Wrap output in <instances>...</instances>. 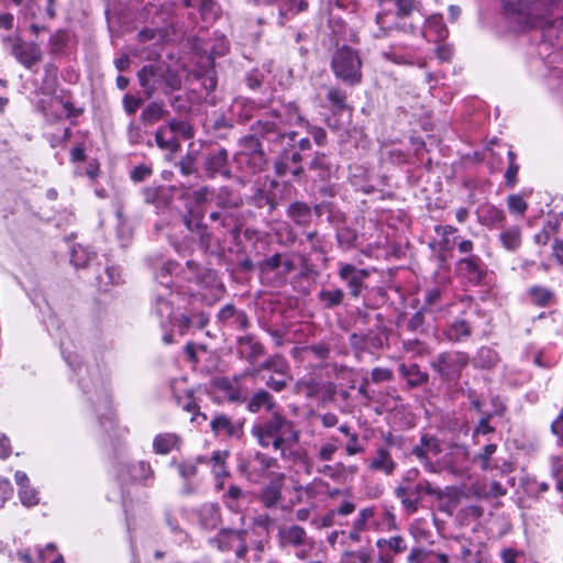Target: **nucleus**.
<instances>
[{
  "mask_svg": "<svg viewBox=\"0 0 563 563\" xmlns=\"http://www.w3.org/2000/svg\"><path fill=\"white\" fill-rule=\"evenodd\" d=\"M331 69L335 77L346 85L356 86L362 81L360 54L347 45H342L334 51Z\"/></svg>",
  "mask_w": 563,
  "mask_h": 563,
  "instance_id": "4",
  "label": "nucleus"
},
{
  "mask_svg": "<svg viewBox=\"0 0 563 563\" xmlns=\"http://www.w3.org/2000/svg\"><path fill=\"white\" fill-rule=\"evenodd\" d=\"M221 510L218 504H205L199 509V522L208 529L213 530L221 523Z\"/></svg>",
  "mask_w": 563,
  "mask_h": 563,
  "instance_id": "28",
  "label": "nucleus"
},
{
  "mask_svg": "<svg viewBox=\"0 0 563 563\" xmlns=\"http://www.w3.org/2000/svg\"><path fill=\"white\" fill-rule=\"evenodd\" d=\"M19 496L24 506L32 507L38 503L37 492L30 486L20 488Z\"/></svg>",
  "mask_w": 563,
  "mask_h": 563,
  "instance_id": "62",
  "label": "nucleus"
},
{
  "mask_svg": "<svg viewBox=\"0 0 563 563\" xmlns=\"http://www.w3.org/2000/svg\"><path fill=\"white\" fill-rule=\"evenodd\" d=\"M475 362L481 367L489 368L498 362V354L490 347L483 346L478 350Z\"/></svg>",
  "mask_w": 563,
  "mask_h": 563,
  "instance_id": "54",
  "label": "nucleus"
},
{
  "mask_svg": "<svg viewBox=\"0 0 563 563\" xmlns=\"http://www.w3.org/2000/svg\"><path fill=\"white\" fill-rule=\"evenodd\" d=\"M398 371L400 375L407 379V387L409 389L421 387L429 380V374L421 371L416 363L410 365L400 364Z\"/></svg>",
  "mask_w": 563,
  "mask_h": 563,
  "instance_id": "22",
  "label": "nucleus"
},
{
  "mask_svg": "<svg viewBox=\"0 0 563 563\" xmlns=\"http://www.w3.org/2000/svg\"><path fill=\"white\" fill-rule=\"evenodd\" d=\"M142 195L144 201L156 209L167 208L173 197L172 189L165 186L145 187Z\"/></svg>",
  "mask_w": 563,
  "mask_h": 563,
  "instance_id": "16",
  "label": "nucleus"
},
{
  "mask_svg": "<svg viewBox=\"0 0 563 563\" xmlns=\"http://www.w3.org/2000/svg\"><path fill=\"white\" fill-rule=\"evenodd\" d=\"M264 369L273 371L280 376H285L288 373L289 366L286 360L280 355H275L265 361L262 365Z\"/></svg>",
  "mask_w": 563,
  "mask_h": 563,
  "instance_id": "55",
  "label": "nucleus"
},
{
  "mask_svg": "<svg viewBox=\"0 0 563 563\" xmlns=\"http://www.w3.org/2000/svg\"><path fill=\"white\" fill-rule=\"evenodd\" d=\"M145 95L151 97L158 88V73L153 65L144 66L137 74Z\"/></svg>",
  "mask_w": 563,
  "mask_h": 563,
  "instance_id": "32",
  "label": "nucleus"
},
{
  "mask_svg": "<svg viewBox=\"0 0 563 563\" xmlns=\"http://www.w3.org/2000/svg\"><path fill=\"white\" fill-rule=\"evenodd\" d=\"M470 357L461 351L440 353L432 362L431 367L444 382L457 380L462 371L467 366Z\"/></svg>",
  "mask_w": 563,
  "mask_h": 563,
  "instance_id": "7",
  "label": "nucleus"
},
{
  "mask_svg": "<svg viewBox=\"0 0 563 563\" xmlns=\"http://www.w3.org/2000/svg\"><path fill=\"white\" fill-rule=\"evenodd\" d=\"M298 394H303L307 398H312L319 393V386L314 378L300 379L295 385Z\"/></svg>",
  "mask_w": 563,
  "mask_h": 563,
  "instance_id": "59",
  "label": "nucleus"
},
{
  "mask_svg": "<svg viewBox=\"0 0 563 563\" xmlns=\"http://www.w3.org/2000/svg\"><path fill=\"white\" fill-rule=\"evenodd\" d=\"M352 347L360 352H375L384 346V338L380 333L369 330L366 333H353L350 336Z\"/></svg>",
  "mask_w": 563,
  "mask_h": 563,
  "instance_id": "15",
  "label": "nucleus"
},
{
  "mask_svg": "<svg viewBox=\"0 0 563 563\" xmlns=\"http://www.w3.org/2000/svg\"><path fill=\"white\" fill-rule=\"evenodd\" d=\"M181 443L183 440L177 433H159L153 440V450L156 454L166 455L174 450H179Z\"/></svg>",
  "mask_w": 563,
  "mask_h": 563,
  "instance_id": "24",
  "label": "nucleus"
},
{
  "mask_svg": "<svg viewBox=\"0 0 563 563\" xmlns=\"http://www.w3.org/2000/svg\"><path fill=\"white\" fill-rule=\"evenodd\" d=\"M441 452L442 448L440 440L428 433L421 435L419 444L415 445L411 451L418 460L433 457L439 455Z\"/></svg>",
  "mask_w": 563,
  "mask_h": 563,
  "instance_id": "20",
  "label": "nucleus"
},
{
  "mask_svg": "<svg viewBox=\"0 0 563 563\" xmlns=\"http://www.w3.org/2000/svg\"><path fill=\"white\" fill-rule=\"evenodd\" d=\"M218 320L238 330H245L249 324L247 314L238 310L233 305L228 303L218 313Z\"/></svg>",
  "mask_w": 563,
  "mask_h": 563,
  "instance_id": "17",
  "label": "nucleus"
},
{
  "mask_svg": "<svg viewBox=\"0 0 563 563\" xmlns=\"http://www.w3.org/2000/svg\"><path fill=\"white\" fill-rule=\"evenodd\" d=\"M542 29L543 41L556 48H563V18L544 22L543 18L538 25Z\"/></svg>",
  "mask_w": 563,
  "mask_h": 563,
  "instance_id": "19",
  "label": "nucleus"
},
{
  "mask_svg": "<svg viewBox=\"0 0 563 563\" xmlns=\"http://www.w3.org/2000/svg\"><path fill=\"white\" fill-rule=\"evenodd\" d=\"M380 11L376 14L375 37H386L400 29L398 20L409 16L417 9L416 0H379Z\"/></svg>",
  "mask_w": 563,
  "mask_h": 563,
  "instance_id": "2",
  "label": "nucleus"
},
{
  "mask_svg": "<svg viewBox=\"0 0 563 563\" xmlns=\"http://www.w3.org/2000/svg\"><path fill=\"white\" fill-rule=\"evenodd\" d=\"M357 470L356 466L346 467L343 463L338 462L334 465H323L319 472L323 475L330 477L331 479L339 481L341 479L347 472L353 474Z\"/></svg>",
  "mask_w": 563,
  "mask_h": 563,
  "instance_id": "42",
  "label": "nucleus"
},
{
  "mask_svg": "<svg viewBox=\"0 0 563 563\" xmlns=\"http://www.w3.org/2000/svg\"><path fill=\"white\" fill-rule=\"evenodd\" d=\"M253 130L260 136L273 142L283 140L285 137H288L289 141H294L296 136V132H282L280 126L276 122H271L268 120L256 121Z\"/></svg>",
  "mask_w": 563,
  "mask_h": 563,
  "instance_id": "18",
  "label": "nucleus"
},
{
  "mask_svg": "<svg viewBox=\"0 0 563 563\" xmlns=\"http://www.w3.org/2000/svg\"><path fill=\"white\" fill-rule=\"evenodd\" d=\"M376 547L380 551L377 563H394L395 556L407 550V542L401 536H393L377 539Z\"/></svg>",
  "mask_w": 563,
  "mask_h": 563,
  "instance_id": "9",
  "label": "nucleus"
},
{
  "mask_svg": "<svg viewBox=\"0 0 563 563\" xmlns=\"http://www.w3.org/2000/svg\"><path fill=\"white\" fill-rule=\"evenodd\" d=\"M457 267L462 273L467 274L471 282H479L484 275L482 261L476 255H470L460 260Z\"/></svg>",
  "mask_w": 563,
  "mask_h": 563,
  "instance_id": "31",
  "label": "nucleus"
},
{
  "mask_svg": "<svg viewBox=\"0 0 563 563\" xmlns=\"http://www.w3.org/2000/svg\"><path fill=\"white\" fill-rule=\"evenodd\" d=\"M168 110L161 102L148 103L141 112L140 120L145 126H151L166 118Z\"/></svg>",
  "mask_w": 563,
  "mask_h": 563,
  "instance_id": "33",
  "label": "nucleus"
},
{
  "mask_svg": "<svg viewBox=\"0 0 563 563\" xmlns=\"http://www.w3.org/2000/svg\"><path fill=\"white\" fill-rule=\"evenodd\" d=\"M318 299L327 309H332L342 303L344 299V292L340 288L322 289L318 294Z\"/></svg>",
  "mask_w": 563,
  "mask_h": 563,
  "instance_id": "40",
  "label": "nucleus"
},
{
  "mask_svg": "<svg viewBox=\"0 0 563 563\" xmlns=\"http://www.w3.org/2000/svg\"><path fill=\"white\" fill-rule=\"evenodd\" d=\"M145 133L146 132L142 130L141 125L134 121H131L128 125L126 135L132 145L141 144L144 140Z\"/></svg>",
  "mask_w": 563,
  "mask_h": 563,
  "instance_id": "61",
  "label": "nucleus"
},
{
  "mask_svg": "<svg viewBox=\"0 0 563 563\" xmlns=\"http://www.w3.org/2000/svg\"><path fill=\"white\" fill-rule=\"evenodd\" d=\"M372 550L362 548L357 551L345 552L342 556V563H372Z\"/></svg>",
  "mask_w": 563,
  "mask_h": 563,
  "instance_id": "51",
  "label": "nucleus"
},
{
  "mask_svg": "<svg viewBox=\"0 0 563 563\" xmlns=\"http://www.w3.org/2000/svg\"><path fill=\"white\" fill-rule=\"evenodd\" d=\"M95 256V252L82 245H76L71 250V263L76 267H86Z\"/></svg>",
  "mask_w": 563,
  "mask_h": 563,
  "instance_id": "46",
  "label": "nucleus"
},
{
  "mask_svg": "<svg viewBox=\"0 0 563 563\" xmlns=\"http://www.w3.org/2000/svg\"><path fill=\"white\" fill-rule=\"evenodd\" d=\"M238 351L249 362L253 363L264 354L263 345L252 335H244L238 340Z\"/></svg>",
  "mask_w": 563,
  "mask_h": 563,
  "instance_id": "25",
  "label": "nucleus"
},
{
  "mask_svg": "<svg viewBox=\"0 0 563 563\" xmlns=\"http://www.w3.org/2000/svg\"><path fill=\"white\" fill-rule=\"evenodd\" d=\"M217 387L224 394L225 398L231 402H242L245 400V396L243 395L242 389L236 380H231L224 377L217 382Z\"/></svg>",
  "mask_w": 563,
  "mask_h": 563,
  "instance_id": "36",
  "label": "nucleus"
},
{
  "mask_svg": "<svg viewBox=\"0 0 563 563\" xmlns=\"http://www.w3.org/2000/svg\"><path fill=\"white\" fill-rule=\"evenodd\" d=\"M282 488V482H274L264 486L258 494L260 503L267 509L277 508L283 500Z\"/></svg>",
  "mask_w": 563,
  "mask_h": 563,
  "instance_id": "27",
  "label": "nucleus"
},
{
  "mask_svg": "<svg viewBox=\"0 0 563 563\" xmlns=\"http://www.w3.org/2000/svg\"><path fill=\"white\" fill-rule=\"evenodd\" d=\"M246 536L245 529H221L209 542L221 552L234 550L238 559H244L249 552Z\"/></svg>",
  "mask_w": 563,
  "mask_h": 563,
  "instance_id": "8",
  "label": "nucleus"
},
{
  "mask_svg": "<svg viewBox=\"0 0 563 563\" xmlns=\"http://www.w3.org/2000/svg\"><path fill=\"white\" fill-rule=\"evenodd\" d=\"M375 516V508L374 507H365L362 508L356 518L353 521L352 527H354L356 530H360L362 532L368 530L369 521Z\"/></svg>",
  "mask_w": 563,
  "mask_h": 563,
  "instance_id": "56",
  "label": "nucleus"
},
{
  "mask_svg": "<svg viewBox=\"0 0 563 563\" xmlns=\"http://www.w3.org/2000/svg\"><path fill=\"white\" fill-rule=\"evenodd\" d=\"M278 539L280 548H302L306 545H310L309 538L307 536L306 530L298 526L292 525L289 527H284L278 531Z\"/></svg>",
  "mask_w": 563,
  "mask_h": 563,
  "instance_id": "14",
  "label": "nucleus"
},
{
  "mask_svg": "<svg viewBox=\"0 0 563 563\" xmlns=\"http://www.w3.org/2000/svg\"><path fill=\"white\" fill-rule=\"evenodd\" d=\"M442 298V290L439 287L429 288L424 294V308L432 310Z\"/></svg>",
  "mask_w": 563,
  "mask_h": 563,
  "instance_id": "64",
  "label": "nucleus"
},
{
  "mask_svg": "<svg viewBox=\"0 0 563 563\" xmlns=\"http://www.w3.org/2000/svg\"><path fill=\"white\" fill-rule=\"evenodd\" d=\"M424 495L442 497V490L428 479H420L415 485H398L395 488V496L400 500L404 509L412 515L418 511L419 505Z\"/></svg>",
  "mask_w": 563,
  "mask_h": 563,
  "instance_id": "6",
  "label": "nucleus"
},
{
  "mask_svg": "<svg viewBox=\"0 0 563 563\" xmlns=\"http://www.w3.org/2000/svg\"><path fill=\"white\" fill-rule=\"evenodd\" d=\"M367 468L372 472H378L385 476H391L397 463L394 461L391 453L386 446H377L374 455L367 462Z\"/></svg>",
  "mask_w": 563,
  "mask_h": 563,
  "instance_id": "13",
  "label": "nucleus"
},
{
  "mask_svg": "<svg viewBox=\"0 0 563 563\" xmlns=\"http://www.w3.org/2000/svg\"><path fill=\"white\" fill-rule=\"evenodd\" d=\"M497 445L494 443L486 444L482 452L474 456V462L478 463L482 470L488 471L497 467L492 463V456L496 453Z\"/></svg>",
  "mask_w": 563,
  "mask_h": 563,
  "instance_id": "44",
  "label": "nucleus"
},
{
  "mask_svg": "<svg viewBox=\"0 0 563 563\" xmlns=\"http://www.w3.org/2000/svg\"><path fill=\"white\" fill-rule=\"evenodd\" d=\"M339 277L344 280L350 289V294L353 297H358L363 286L364 280L369 276L368 271L364 268H356L352 264H340L339 268Z\"/></svg>",
  "mask_w": 563,
  "mask_h": 563,
  "instance_id": "10",
  "label": "nucleus"
},
{
  "mask_svg": "<svg viewBox=\"0 0 563 563\" xmlns=\"http://www.w3.org/2000/svg\"><path fill=\"white\" fill-rule=\"evenodd\" d=\"M274 407L275 401L272 395L264 389H260L254 393L247 402V409L253 413H256L262 409L271 411Z\"/></svg>",
  "mask_w": 563,
  "mask_h": 563,
  "instance_id": "35",
  "label": "nucleus"
},
{
  "mask_svg": "<svg viewBox=\"0 0 563 563\" xmlns=\"http://www.w3.org/2000/svg\"><path fill=\"white\" fill-rule=\"evenodd\" d=\"M500 241L505 249L515 251L520 245V232L516 228H511L500 234Z\"/></svg>",
  "mask_w": 563,
  "mask_h": 563,
  "instance_id": "57",
  "label": "nucleus"
},
{
  "mask_svg": "<svg viewBox=\"0 0 563 563\" xmlns=\"http://www.w3.org/2000/svg\"><path fill=\"white\" fill-rule=\"evenodd\" d=\"M384 57L397 65H413L415 56L410 51L399 52L396 47L391 46L388 51L383 53Z\"/></svg>",
  "mask_w": 563,
  "mask_h": 563,
  "instance_id": "43",
  "label": "nucleus"
},
{
  "mask_svg": "<svg viewBox=\"0 0 563 563\" xmlns=\"http://www.w3.org/2000/svg\"><path fill=\"white\" fill-rule=\"evenodd\" d=\"M236 161L239 164H247L252 173L261 170L265 164L264 155L262 152H254L252 154L239 153Z\"/></svg>",
  "mask_w": 563,
  "mask_h": 563,
  "instance_id": "47",
  "label": "nucleus"
},
{
  "mask_svg": "<svg viewBox=\"0 0 563 563\" xmlns=\"http://www.w3.org/2000/svg\"><path fill=\"white\" fill-rule=\"evenodd\" d=\"M473 333L472 325L463 319H455L443 330L445 339L452 343L465 341Z\"/></svg>",
  "mask_w": 563,
  "mask_h": 563,
  "instance_id": "21",
  "label": "nucleus"
},
{
  "mask_svg": "<svg viewBox=\"0 0 563 563\" xmlns=\"http://www.w3.org/2000/svg\"><path fill=\"white\" fill-rule=\"evenodd\" d=\"M214 198L217 207L221 209H235L239 208L241 203L240 196L229 190L227 187L221 188Z\"/></svg>",
  "mask_w": 563,
  "mask_h": 563,
  "instance_id": "39",
  "label": "nucleus"
},
{
  "mask_svg": "<svg viewBox=\"0 0 563 563\" xmlns=\"http://www.w3.org/2000/svg\"><path fill=\"white\" fill-rule=\"evenodd\" d=\"M11 53L26 68H31L42 58L41 48L36 43L22 42L19 37L12 44Z\"/></svg>",
  "mask_w": 563,
  "mask_h": 563,
  "instance_id": "11",
  "label": "nucleus"
},
{
  "mask_svg": "<svg viewBox=\"0 0 563 563\" xmlns=\"http://www.w3.org/2000/svg\"><path fill=\"white\" fill-rule=\"evenodd\" d=\"M528 294L531 301L539 307H548L554 302V294L549 288L532 286Z\"/></svg>",
  "mask_w": 563,
  "mask_h": 563,
  "instance_id": "38",
  "label": "nucleus"
},
{
  "mask_svg": "<svg viewBox=\"0 0 563 563\" xmlns=\"http://www.w3.org/2000/svg\"><path fill=\"white\" fill-rule=\"evenodd\" d=\"M423 34L429 41L440 42L445 40L449 32L443 18L441 15L429 16L426 21Z\"/></svg>",
  "mask_w": 563,
  "mask_h": 563,
  "instance_id": "29",
  "label": "nucleus"
},
{
  "mask_svg": "<svg viewBox=\"0 0 563 563\" xmlns=\"http://www.w3.org/2000/svg\"><path fill=\"white\" fill-rule=\"evenodd\" d=\"M155 143L161 150L172 153H176L180 148L179 139L166 124L157 128L155 132Z\"/></svg>",
  "mask_w": 563,
  "mask_h": 563,
  "instance_id": "30",
  "label": "nucleus"
},
{
  "mask_svg": "<svg viewBox=\"0 0 563 563\" xmlns=\"http://www.w3.org/2000/svg\"><path fill=\"white\" fill-rule=\"evenodd\" d=\"M177 404L180 406L185 411L191 412V421L196 422L198 421V418L201 417L203 421L207 420V416L199 410V406L195 401L194 398V391L192 390H186L184 397L178 396L177 397Z\"/></svg>",
  "mask_w": 563,
  "mask_h": 563,
  "instance_id": "37",
  "label": "nucleus"
},
{
  "mask_svg": "<svg viewBox=\"0 0 563 563\" xmlns=\"http://www.w3.org/2000/svg\"><path fill=\"white\" fill-rule=\"evenodd\" d=\"M327 99L335 110H344L347 108L346 93L338 88H330L327 93Z\"/></svg>",
  "mask_w": 563,
  "mask_h": 563,
  "instance_id": "58",
  "label": "nucleus"
},
{
  "mask_svg": "<svg viewBox=\"0 0 563 563\" xmlns=\"http://www.w3.org/2000/svg\"><path fill=\"white\" fill-rule=\"evenodd\" d=\"M178 264L174 261H168L163 264V266L159 269V273L157 274L158 283L162 286H165L167 289L172 288V280H166L168 276H173L176 274V271L178 269Z\"/></svg>",
  "mask_w": 563,
  "mask_h": 563,
  "instance_id": "60",
  "label": "nucleus"
},
{
  "mask_svg": "<svg viewBox=\"0 0 563 563\" xmlns=\"http://www.w3.org/2000/svg\"><path fill=\"white\" fill-rule=\"evenodd\" d=\"M211 430L217 434L235 437L240 433L241 427L232 422L225 415H217L210 422Z\"/></svg>",
  "mask_w": 563,
  "mask_h": 563,
  "instance_id": "34",
  "label": "nucleus"
},
{
  "mask_svg": "<svg viewBox=\"0 0 563 563\" xmlns=\"http://www.w3.org/2000/svg\"><path fill=\"white\" fill-rule=\"evenodd\" d=\"M183 197L186 199L189 208L206 207L214 199L213 192L207 186L200 188H187L184 191Z\"/></svg>",
  "mask_w": 563,
  "mask_h": 563,
  "instance_id": "26",
  "label": "nucleus"
},
{
  "mask_svg": "<svg viewBox=\"0 0 563 563\" xmlns=\"http://www.w3.org/2000/svg\"><path fill=\"white\" fill-rule=\"evenodd\" d=\"M252 434L262 448H271L284 461H296L298 454L294 446L299 442L300 431L282 413L273 412L269 418L253 424Z\"/></svg>",
  "mask_w": 563,
  "mask_h": 563,
  "instance_id": "1",
  "label": "nucleus"
},
{
  "mask_svg": "<svg viewBox=\"0 0 563 563\" xmlns=\"http://www.w3.org/2000/svg\"><path fill=\"white\" fill-rule=\"evenodd\" d=\"M166 125L178 139L181 136L184 140H189L194 136L192 126L184 120L170 119Z\"/></svg>",
  "mask_w": 563,
  "mask_h": 563,
  "instance_id": "50",
  "label": "nucleus"
},
{
  "mask_svg": "<svg viewBox=\"0 0 563 563\" xmlns=\"http://www.w3.org/2000/svg\"><path fill=\"white\" fill-rule=\"evenodd\" d=\"M203 457H197L195 462L192 461H183L177 462L176 460L170 461V466H175L178 470V473L180 477L185 481H189L190 478L195 477L198 473L197 465L198 463L203 462Z\"/></svg>",
  "mask_w": 563,
  "mask_h": 563,
  "instance_id": "41",
  "label": "nucleus"
},
{
  "mask_svg": "<svg viewBox=\"0 0 563 563\" xmlns=\"http://www.w3.org/2000/svg\"><path fill=\"white\" fill-rule=\"evenodd\" d=\"M282 258L283 255L279 253H276L272 255L271 257L265 258L261 264L260 268L262 273H271L274 271H277L282 266Z\"/></svg>",
  "mask_w": 563,
  "mask_h": 563,
  "instance_id": "63",
  "label": "nucleus"
},
{
  "mask_svg": "<svg viewBox=\"0 0 563 563\" xmlns=\"http://www.w3.org/2000/svg\"><path fill=\"white\" fill-rule=\"evenodd\" d=\"M285 110L288 112V120L287 123H302L306 128L308 133L313 137L314 142L318 145H322L327 139L325 131L320 126H312L309 124V122L303 121L301 118L298 108L295 104H288Z\"/></svg>",
  "mask_w": 563,
  "mask_h": 563,
  "instance_id": "23",
  "label": "nucleus"
},
{
  "mask_svg": "<svg viewBox=\"0 0 563 563\" xmlns=\"http://www.w3.org/2000/svg\"><path fill=\"white\" fill-rule=\"evenodd\" d=\"M275 169L279 176L291 174L297 177L302 173L301 166H294L289 163L288 154H283V156L275 162Z\"/></svg>",
  "mask_w": 563,
  "mask_h": 563,
  "instance_id": "53",
  "label": "nucleus"
},
{
  "mask_svg": "<svg viewBox=\"0 0 563 563\" xmlns=\"http://www.w3.org/2000/svg\"><path fill=\"white\" fill-rule=\"evenodd\" d=\"M310 169L316 172L321 180L327 179L331 173L328 157L324 154H317L310 163Z\"/></svg>",
  "mask_w": 563,
  "mask_h": 563,
  "instance_id": "49",
  "label": "nucleus"
},
{
  "mask_svg": "<svg viewBox=\"0 0 563 563\" xmlns=\"http://www.w3.org/2000/svg\"><path fill=\"white\" fill-rule=\"evenodd\" d=\"M184 278L195 282L201 289V296L207 305H213L224 294V285L219 279L216 271L202 268L195 261H187L186 268L181 271Z\"/></svg>",
  "mask_w": 563,
  "mask_h": 563,
  "instance_id": "3",
  "label": "nucleus"
},
{
  "mask_svg": "<svg viewBox=\"0 0 563 563\" xmlns=\"http://www.w3.org/2000/svg\"><path fill=\"white\" fill-rule=\"evenodd\" d=\"M130 476L134 481H146L154 477V471L150 463L140 461L129 467Z\"/></svg>",
  "mask_w": 563,
  "mask_h": 563,
  "instance_id": "48",
  "label": "nucleus"
},
{
  "mask_svg": "<svg viewBox=\"0 0 563 563\" xmlns=\"http://www.w3.org/2000/svg\"><path fill=\"white\" fill-rule=\"evenodd\" d=\"M205 170L210 178L220 175L225 178L231 177V172L228 167V151L219 148L209 153L205 158Z\"/></svg>",
  "mask_w": 563,
  "mask_h": 563,
  "instance_id": "12",
  "label": "nucleus"
},
{
  "mask_svg": "<svg viewBox=\"0 0 563 563\" xmlns=\"http://www.w3.org/2000/svg\"><path fill=\"white\" fill-rule=\"evenodd\" d=\"M563 224V213H551V218L548 220L547 224L543 228V231L541 234H538L536 238L538 241L541 240V236L543 235L544 241L550 238V235L555 234L559 231V228Z\"/></svg>",
  "mask_w": 563,
  "mask_h": 563,
  "instance_id": "52",
  "label": "nucleus"
},
{
  "mask_svg": "<svg viewBox=\"0 0 563 563\" xmlns=\"http://www.w3.org/2000/svg\"><path fill=\"white\" fill-rule=\"evenodd\" d=\"M228 456V452L225 451H214L210 457V463L212 464V473L216 478H224L229 476V472L225 467V459Z\"/></svg>",
  "mask_w": 563,
  "mask_h": 563,
  "instance_id": "45",
  "label": "nucleus"
},
{
  "mask_svg": "<svg viewBox=\"0 0 563 563\" xmlns=\"http://www.w3.org/2000/svg\"><path fill=\"white\" fill-rule=\"evenodd\" d=\"M505 12L523 27H536L541 23L545 3L541 0H501Z\"/></svg>",
  "mask_w": 563,
  "mask_h": 563,
  "instance_id": "5",
  "label": "nucleus"
}]
</instances>
